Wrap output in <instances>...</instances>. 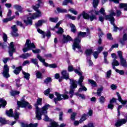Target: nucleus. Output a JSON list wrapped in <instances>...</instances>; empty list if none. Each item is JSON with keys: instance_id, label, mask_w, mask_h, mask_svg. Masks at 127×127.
<instances>
[{"instance_id": "5", "label": "nucleus", "mask_w": 127, "mask_h": 127, "mask_svg": "<svg viewBox=\"0 0 127 127\" xmlns=\"http://www.w3.org/2000/svg\"><path fill=\"white\" fill-rule=\"evenodd\" d=\"M74 72L76 74H78L79 76H81L78 81V84L80 86V88L78 89V92H82V91H87V88L83 85V81L84 80V76H82V74L80 70V67H78V69H74Z\"/></svg>"}, {"instance_id": "64", "label": "nucleus", "mask_w": 127, "mask_h": 127, "mask_svg": "<svg viewBox=\"0 0 127 127\" xmlns=\"http://www.w3.org/2000/svg\"><path fill=\"white\" fill-rule=\"evenodd\" d=\"M108 108L110 110H113V109H114V104H112V103H110V104H108Z\"/></svg>"}, {"instance_id": "37", "label": "nucleus", "mask_w": 127, "mask_h": 127, "mask_svg": "<svg viewBox=\"0 0 127 127\" xmlns=\"http://www.w3.org/2000/svg\"><path fill=\"white\" fill-rule=\"evenodd\" d=\"M86 117H87V115H86L85 114H84L82 116L81 119L79 120L80 124H82V122H84V121H86V120H87Z\"/></svg>"}, {"instance_id": "23", "label": "nucleus", "mask_w": 127, "mask_h": 127, "mask_svg": "<svg viewBox=\"0 0 127 127\" xmlns=\"http://www.w3.org/2000/svg\"><path fill=\"white\" fill-rule=\"evenodd\" d=\"M117 96L118 97V100L121 103V104L123 105H126V104H127V101L123 100V99H122V97H121V95H120L119 93H117Z\"/></svg>"}, {"instance_id": "19", "label": "nucleus", "mask_w": 127, "mask_h": 127, "mask_svg": "<svg viewBox=\"0 0 127 127\" xmlns=\"http://www.w3.org/2000/svg\"><path fill=\"white\" fill-rule=\"evenodd\" d=\"M46 22H47V20H46V19H41V20H39L38 21V22L35 24V25L37 27H38L39 26H42V24L43 23H46Z\"/></svg>"}, {"instance_id": "57", "label": "nucleus", "mask_w": 127, "mask_h": 127, "mask_svg": "<svg viewBox=\"0 0 127 127\" xmlns=\"http://www.w3.org/2000/svg\"><path fill=\"white\" fill-rule=\"evenodd\" d=\"M99 53L97 51H95L93 53V56L95 59H97V58L99 57Z\"/></svg>"}, {"instance_id": "6", "label": "nucleus", "mask_w": 127, "mask_h": 127, "mask_svg": "<svg viewBox=\"0 0 127 127\" xmlns=\"http://www.w3.org/2000/svg\"><path fill=\"white\" fill-rule=\"evenodd\" d=\"M55 95L57 97V98H54V102L56 104H57L58 101H62V100H68L69 99V96L67 94L61 95L58 92H56Z\"/></svg>"}, {"instance_id": "9", "label": "nucleus", "mask_w": 127, "mask_h": 127, "mask_svg": "<svg viewBox=\"0 0 127 127\" xmlns=\"http://www.w3.org/2000/svg\"><path fill=\"white\" fill-rule=\"evenodd\" d=\"M2 75L4 78H9L10 75H9V67L7 64H4L3 67Z\"/></svg>"}, {"instance_id": "10", "label": "nucleus", "mask_w": 127, "mask_h": 127, "mask_svg": "<svg viewBox=\"0 0 127 127\" xmlns=\"http://www.w3.org/2000/svg\"><path fill=\"white\" fill-rule=\"evenodd\" d=\"M118 54L119 58H120L121 65H122L123 67L127 68V60L124 59V58L123 57V53L122 52V51H118Z\"/></svg>"}, {"instance_id": "32", "label": "nucleus", "mask_w": 127, "mask_h": 127, "mask_svg": "<svg viewBox=\"0 0 127 127\" xmlns=\"http://www.w3.org/2000/svg\"><path fill=\"white\" fill-rule=\"evenodd\" d=\"M92 53H93V50L91 49H87L85 51V54L87 58L90 57Z\"/></svg>"}, {"instance_id": "39", "label": "nucleus", "mask_w": 127, "mask_h": 127, "mask_svg": "<svg viewBox=\"0 0 127 127\" xmlns=\"http://www.w3.org/2000/svg\"><path fill=\"white\" fill-rule=\"evenodd\" d=\"M69 25L71 28L72 32H73V33H74V32H76V31H77V29H76V27H75V25L71 23L69 24Z\"/></svg>"}, {"instance_id": "34", "label": "nucleus", "mask_w": 127, "mask_h": 127, "mask_svg": "<svg viewBox=\"0 0 127 127\" xmlns=\"http://www.w3.org/2000/svg\"><path fill=\"white\" fill-rule=\"evenodd\" d=\"M120 8H124L125 10H127V3H121L119 5Z\"/></svg>"}, {"instance_id": "4", "label": "nucleus", "mask_w": 127, "mask_h": 127, "mask_svg": "<svg viewBox=\"0 0 127 127\" xmlns=\"http://www.w3.org/2000/svg\"><path fill=\"white\" fill-rule=\"evenodd\" d=\"M110 15H106L105 16V19L106 20H109L110 21L111 24L113 25L114 26V31L115 32L118 31V29H119V28L116 26V24H115V17L114 16H116V12H115V11L114 10L112 9L110 11H109Z\"/></svg>"}, {"instance_id": "30", "label": "nucleus", "mask_w": 127, "mask_h": 127, "mask_svg": "<svg viewBox=\"0 0 127 127\" xmlns=\"http://www.w3.org/2000/svg\"><path fill=\"white\" fill-rule=\"evenodd\" d=\"M57 10L58 12L61 13H64V12H67V9L60 8V7L57 8Z\"/></svg>"}, {"instance_id": "11", "label": "nucleus", "mask_w": 127, "mask_h": 127, "mask_svg": "<svg viewBox=\"0 0 127 127\" xmlns=\"http://www.w3.org/2000/svg\"><path fill=\"white\" fill-rule=\"evenodd\" d=\"M17 104L19 107H21V108H25V107H27L28 109H32V106L29 104V103L25 100L20 101H17Z\"/></svg>"}, {"instance_id": "40", "label": "nucleus", "mask_w": 127, "mask_h": 127, "mask_svg": "<svg viewBox=\"0 0 127 127\" xmlns=\"http://www.w3.org/2000/svg\"><path fill=\"white\" fill-rule=\"evenodd\" d=\"M65 17L69 18V19H72V20H75V19H76V17H75L74 16H72L69 14H66Z\"/></svg>"}, {"instance_id": "45", "label": "nucleus", "mask_w": 127, "mask_h": 127, "mask_svg": "<svg viewBox=\"0 0 127 127\" xmlns=\"http://www.w3.org/2000/svg\"><path fill=\"white\" fill-rule=\"evenodd\" d=\"M82 16L84 19H89V17L90 16H89V14L88 13L83 12L82 13Z\"/></svg>"}, {"instance_id": "55", "label": "nucleus", "mask_w": 127, "mask_h": 127, "mask_svg": "<svg viewBox=\"0 0 127 127\" xmlns=\"http://www.w3.org/2000/svg\"><path fill=\"white\" fill-rule=\"evenodd\" d=\"M89 18L90 19V21H93L94 19H97V17H96V15H92L91 16H89Z\"/></svg>"}, {"instance_id": "49", "label": "nucleus", "mask_w": 127, "mask_h": 127, "mask_svg": "<svg viewBox=\"0 0 127 127\" xmlns=\"http://www.w3.org/2000/svg\"><path fill=\"white\" fill-rule=\"evenodd\" d=\"M52 79L51 77H48L44 80L45 84H48L49 83H50V82H52Z\"/></svg>"}, {"instance_id": "18", "label": "nucleus", "mask_w": 127, "mask_h": 127, "mask_svg": "<svg viewBox=\"0 0 127 127\" xmlns=\"http://www.w3.org/2000/svg\"><path fill=\"white\" fill-rule=\"evenodd\" d=\"M100 13H101V14H102L103 15H105L104 17L106 16V12L105 11V8H104L103 7L101 8L99 11H95V14L97 15H99L100 14ZM105 18L106 19V17H105Z\"/></svg>"}, {"instance_id": "38", "label": "nucleus", "mask_w": 127, "mask_h": 127, "mask_svg": "<svg viewBox=\"0 0 127 127\" xmlns=\"http://www.w3.org/2000/svg\"><path fill=\"white\" fill-rule=\"evenodd\" d=\"M103 89L104 88L103 87H100V88L98 89L97 91V94L98 96H99V97H101V96H102V91Z\"/></svg>"}, {"instance_id": "54", "label": "nucleus", "mask_w": 127, "mask_h": 127, "mask_svg": "<svg viewBox=\"0 0 127 127\" xmlns=\"http://www.w3.org/2000/svg\"><path fill=\"white\" fill-rule=\"evenodd\" d=\"M90 59H91L90 57H87V62L89 64V66H93V62H92V61H91Z\"/></svg>"}, {"instance_id": "22", "label": "nucleus", "mask_w": 127, "mask_h": 127, "mask_svg": "<svg viewBox=\"0 0 127 127\" xmlns=\"http://www.w3.org/2000/svg\"><path fill=\"white\" fill-rule=\"evenodd\" d=\"M112 65L113 69L115 70L116 69H117L116 68L115 66H119L120 65V63H119V61H117L116 60H113Z\"/></svg>"}, {"instance_id": "51", "label": "nucleus", "mask_w": 127, "mask_h": 127, "mask_svg": "<svg viewBox=\"0 0 127 127\" xmlns=\"http://www.w3.org/2000/svg\"><path fill=\"white\" fill-rule=\"evenodd\" d=\"M37 31L39 32V33L42 34L43 38H45V33H44V32H43L40 29H38Z\"/></svg>"}, {"instance_id": "61", "label": "nucleus", "mask_w": 127, "mask_h": 127, "mask_svg": "<svg viewBox=\"0 0 127 127\" xmlns=\"http://www.w3.org/2000/svg\"><path fill=\"white\" fill-rule=\"evenodd\" d=\"M19 91H12L11 92V96H15L16 95H19Z\"/></svg>"}, {"instance_id": "36", "label": "nucleus", "mask_w": 127, "mask_h": 127, "mask_svg": "<svg viewBox=\"0 0 127 127\" xmlns=\"http://www.w3.org/2000/svg\"><path fill=\"white\" fill-rule=\"evenodd\" d=\"M68 2L73 4V1H72V0H64L63 2V5H67Z\"/></svg>"}, {"instance_id": "17", "label": "nucleus", "mask_w": 127, "mask_h": 127, "mask_svg": "<svg viewBox=\"0 0 127 127\" xmlns=\"http://www.w3.org/2000/svg\"><path fill=\"white\" fill-rule=\"evenodd\" d=\"M37 58H38L40 62L43 63L44 66H45L46 67H48V64L45 62V60L42 58V57L40 56V55H37Z\"/></svg>"}, {"instance_id": "2", "label": "nucleus", "mask_w": 127, "mask_h": 127, "mask_svg": "<svg viewBox=\"0 0 127 127\" xmlns=\"http://www.w3.org/2000/svg\"><path fill=\"white\" fill-rule=\"evenodd\" d=\"M39 8V5H38L37 6H33V9H34L36 12L33 13L32 15H31V14H29V16L27 17V20H24V22L26 25H31V24H32V19H35V18H37V17H40V16H42L41 11L38 9Z\"/></svg>"}, {"instance_id": "29", "label": "nucleus", "mask_w": 127, "mask_h": 127, "mask_svg": "<svg viewBox=\"0 0 127 127\" xmlns=\"http://www.w3.org/2000/svg\"><path fill=\"white\" fill-rule=\"evenodd\" d=\"M31 56V54H29V53H26V54H24L21 55L20 57L21 58H23V59H27L28 57H30Z\"/></svg>"}, {"instance_id": "21", "label": "nucleus", "mask_w": 127, "mask_h": 127, "mask_svg": "<svg viewBox=\"0 0 127 127\" xmlns=\"http://www.w3.org/2000/svg\"><path fill=\"white\" fill-rule=\"evenodd\" d=\"M68 41H72V38L69 36L64 35V39L63 40V43H67Z\"/></svg>"}, {"instance_id": "60", "label": "nucleus", "mask_w": 127, "mask_h": 127, "mask_svg": "<svg viewBox=\"0 0 127 127\" xmlns=\"http://www.w3.org/2000/svg\"><path fill=\"white\" fill-rule=\"evenodd\" d=\"M42 101V99H41V98H38L37 99V104H35V105H37V108H38V107L37 106V105H41V102Z\"/></svg>"}, {"instance_id": "28", "label": "nucleus", "mask_w": 127, "mask_h": 127, "mask_svg": "<svg viewBox=\"0 0 127 127\" xmlns=\"http://www.w3.org/2000/svg\"><path fill=\"white\" fill-rule=\"evenodd\" d=\"M13 7H14V8L16 9V10H18V11H20V12L22 11V9H23V8H22V7H21V6H20L18 4L14 5Z\"/></svg>"}, {"instance_id": "41", "label": "nucleus", "mask_w": 127, "mask_h": 127, "mask_svg": "<svg viewBox=\"0 0 127 127\" xmlns=\"http://www.w3.org/2000/svg\"><path fill=\"white\" fill-rule=\"evenodd\" d=\"M99 102L100 104H104L106 102V98L104 96H101L99 98Z\"/></svg>"}, {"instance_id": "25", "label": "nucleus", "mask_w": 127, "mask_h": 127, "mask_svg": "<svg viewBox=\"0 0 127 127\" xmlns=\"http://www.w3.org/2000/svg\"><path fill=\"white\" fill-rule=\"evenodd\" d=\"M127 34H124L123 35V39L122 40L120 41V42L122 46L125 45V41H127Z\"/></svg>"}, {"instance_id": "12", "label": "nucleus", "mask_w": 127, "mask_h": 127, "mask_svg": "<svg viewBox=\"0 0 127 127\" xmlns=\"http://www.w3.org/2000/svg\"><path fill=\"white\" fill-rule=\"evenodd\" d=\"M6 114L8 117H14L15 120H18L19 118V114L17 112L15 111L14 113V115L13 116V112H12V109H10L8 111H6Z\"/></svg>"}, {"instance_id": "42", "label": "nucleus", "mask_w": 127, "mask_h": 127, "mask_svg": "<svg viewBox=\"0 0 127 127\" xmlns=\"http://www.w3.org/2000/svg\"><path fill=\"white\" fill-rule=\"evenodd\" d=\"M16 82V86L17 88H19V87H21V84H20V79H15Z\"/></svg>"}, {"instance_id": "44", "label": "nucleus", "mask_w": 127, "mask_h": 127, "mask_svg": "<svg viewBox=\"0 0 127 127\" xmlns=\"http://www.w3.org/2000/svg\"><path fill=\"white\" fill-rule=\"evenodd\" d=\"M68 11H70V12H71V13H73L75 15H77L78 14V12L74 9V8L69 9Z\"/></svg>"}, {"instance_id": "31", "label": "nucleus", "mask_w": 127, "mask_h": 127, "mask_svg": "<svg viewBox=\"0 0 127 127\" xmlns=\"http://www.w3.org/2000/svg\"><path fill=\"white\" fill-rule=\"evenodd\" d=\"M0 103H1V104H0V109L1 108V106L3 108H4V107L6 106V101H5L4 99H0Z\"/></svg>"}, {"instance_id": "46", "label": "nucleus", "mask_w": 127, "mask_h": 127, "mask_svg": "<svg viewBox=\"0 0 127 127\" xmlns=\"http://www.w3.org/2000/svg\"><path fill=\"white\" fill-rule=\"evenodd\" d=\"M31 62L34 64V65H37L38 64V60L36 59H31Z\"/></svg>"}, {"instance_id": "43", "label": "nucleus", "mask_w": 127, "mask_h": 127, "mask_svg": "<svg viewBox=\"0 0 127 127\" xmlns=\"http://www.w3.org/2000/svg\"><path fill=\"white\" fill-rule=\"evenodd\" d=\"M100 0H93V5L94 7H97L98 6V5L99 4Z\"/></svg>"}, {"instance_id": "8", "label": "nucleus", "mask_w": 127, "mask_h": 127, "mask_svg": "<svg viewBox=\"0 0 127 127\" xmlns=\"http://www.w3.org/2000/svg\"><path fill=\"white\" fill-rule=\"evenodd\" d=\"M70 90L69 93L71 94L70 98L73 97V94H74V89L77 88V81L74 79H70Z\"/></svg>"}, {"instance_id": "59", "label": "nucleus", "mask_w": 127, "mask_h": 127, "mask_svg": "<svg viewBox=\"0 0 127 127\" xmlns=\"http://www.w3.org/2000/svg\"><path fill=\"white\" fill-rule=\"evenodd\" d=\"M112 74V70H109L107 71L106 74V78H110L111 77V75Z\"/></svg>"}, {"instance_id": "33", "label": "nucleus", "mask_w": 127, "mask_h": 127, "mask_svg": "<svg viewBox=\"0 0 127 127\" xmlns=\"http://www.w3.org/2000/svg\"><path fill=\"white\" fill-rule=\"evenodd\" d=\"M22 74L24 75V78L26 80H28L29 79V77H30V74L28 72H25L24 71H22Z\"/></svg>"}, {"instance_id": "26", "label": "nucleus", "mask_w": 127, "mask_h": 127, "mask_svg": "<svg viewBox=\"0 0 127 127\" xmlns=\"http://www.w3.org/2000/svg\"><path fill=\"white\" fill-rule=\"evenodd\" d=\"M21 69H22V67L21 66H19L17 67L14 71L13 73L15 74L16 75H18L19 73H20V71H21Z\"/></svg>"}, {"instance_id": "14", "label": "nucleus", "mask_w": 127, "mask_h": 127, "mask_svg": "<svg viewBox=\"0 0 127 127\" xmlns=\"http://www.w3.org/2000/svg\"><path fill=\"white\" fill-rule=\"evenodd\" d=\"M127 123V120L125 119H120L115 124V127H122L123 125H125Z\"/></svg>"}, {"instance_id": "35", "label": "nucleus", "mask_w": 127, "mask_h": 127, "mask_svg": "<svg viewBox=\"0 0 127 127\" xmlns=\"http://www.w3.org/2000/svg\"><path fill=\"white\" fill-rule=\"evenodd\" d=\"M88 82L91 83L92 87H97V83L93 80L89 79Z\"/></svg>"}, {"instance_id": "7", "label": "nucleus", "mask_w": 127, "mask_h": 127, "mask_svg": "<svg viewBox=\"0 0 127 127\" xmlns=\"http://www.w3.org/2000/svg\"><path fill=\"white\" fill-rule=\"evenodd\" d=\"M25 46H27V47H24L23 48V52L24 53L27 52L28 50H31V49H35V45L33 43H31L30 40H27L25 43Z\"/></svg>"}, {"instance_id": "53", "label": "nucleus", "mask_w": 127, "mask_h": 127, "mask_svg": "<svg viewBox=\"0 0 127 127\" xmlns=\"http://www.w3.org/2000/svg\"><path fill=\"white\" fill-rule=\"evenodd\" d=\"M10 60V58H3L2 59V62L4 64H6L7 63V61Z\"/></svg>"}, {"instance_id": "63", "label": "nucleus", "mask_w": 127, "mask_h": 127, "mask_svg": "<svg viewBox=\"0 0 127 127\" xmlns=\"http://www.w3.org/2000/svg\"><path fill=\"white\" fill-rule=\"evenodd\" d=\"M32 52L33 53L37 54V53H40V49H37L36 50H32Z\"/></svg>"}, {"instance_id": "13", "label": "nucleus", "mask_w": 127, "mask_h": 127, "mask_svg": "<svg viewBox=\"0 0 127 127\" xmlns=\"http://www.w3.org/2000/svg\"><path fill=\"white\" fill-rule=\"evenodd\" d=\"M9 49V55L11 57L13 55V52H15V49H14V47L13 46V42L10 43Z\"/></svg>"}, {"instance_id": "15", "label": "nucleus", "mask_w": 127, "mask_h": 127, "mask_svg": "<svg viewBox=\"0 0 127 127\" xmlns=\"http://www.w3.org/2000/svg\"><path fill=\"white\" fill-rule=\"evenodd\" d=\"M12 32H11V34L13 37H16L18 36V34L17 32V28H16V25H14L11 27Z\"/></svg>"}, {"instance_id": "27", "label": "nucleus", "mask_w": 127, "mask_h": 127, "mask_svg": "<svg viewBox=\"0 0 127 127\" xmlns=\"http://www.w3.org/2000/svg\"><path fill=\"white\" fill-rule=\"evenodd\" d=\"M14 17H15V16H12V17H10L9 18H4L2 20V22L5 23L6 22H8V21H11V20H12V19H13Z\"/></svg>"}, {"instance_id": "48", "label": "nucleus", "mask_w": 127, "mask_h": 127, "mask_svg": "<svg viewBox=\"0 0 127 127\" xmlns=\"http://www.w3.org/2000/svg\"><path fill=\"white\" fill-rule=\"evenodd\" d=\"M50 21H51V22H57L58 21V18L55 17V18H49Z\"/></svg>"}, {"instance_id": "62", "label": "nucleus", "mask_w": 127, "mask_h": 127, "mask_svg": "<svg viewBox=\"0 0 127 127\" xmlns=\"http://www.w3.org/2000/svg\"><path fill=\"white\" fill-rule=\"evenodd\" d=\"M104 50V47H99L97 49V52L101 53Z\"/></svg>"}, {"instance_id": "1", "label": "nucleus", "mask_w": 127, "mask_h": 127, "mask_svg": "<svg viewBox=\"0 0 127 127\" xmlns=\"http://www.w3.org/2000/svg\"><path fill=\"white\" fill-rule=\"evenodd\" d=\"M35 108H36V118L37 120H38L39 121H40V120H42L41 116L42 115H44V121L45 122H49L50 121V119H49V117H48V116L46 115L47 114V110L49 108V105H45L42 109H40L38 107H37V105H35Z\"/></svg>"}, {"instance_id": "58", "label": "nucleus", "mask_w": 127, "mask_h": 127, "mask_svg": "<svg viewBox=\"0 0 127 127\" xmlns=\"http://www.w3.org/2000/svg\"><path fill=\"white\" fill-rule=\"evenodd\" d=\"M76 115H77V113H73L71 115V118H70L71 120H72V121H74L75 117H76Z\"/></svg>"}, {"instance_id": "16", "label": "nucleus", "mask_w": 127, "mask_h": 127, "mask_svg": "<svg viewBox=\"0 0 127 127\" xmlns=\"http://www.w3.org/2000/svg\"><path fill=\"white\" fill-rule=\"evenodd\" d=\"M61 74L63 79H65V80L69 79V81L71 80V79L69 78V73L67 72L66 70H63L61 72Z\"/></svg>"}, {"instance_id": "3", "label": "nucleus", "mask_w": 127, "mask_h": 127, "mask_svg": "<svg viewBox=\"0 0 127 127\" xmlns=\"http://www.w3.org/2000/svg\"><path fill=\"white\" fill-rule=\"evenodd\" d=\"M86 34V32H79L78 33L77 37L74 39V42L72 45L73 50H76V48L81 49V46L80 45V43H81V37H85Z\"/></svg>"}, {"instance_id": "24", "label": "nucleus", "mask_w": 127, "mask_h": 127, "mask_svg": "<svg viewBox=\"0 0 127 127\" xmlns=\"http://www.w3.org/2000/svg\"><path fill=\"white\" fill-rule=\"evenodd\" d=\"M35 73L37 79H42V78H43L42 76V73L39 71V70H36Z\"/></svg>"}, {"instance_id": "56", "label": "nucleus", "mask_w": 127, "mask_h": 127, "mask_svg": "<svg viewBox=\"0 0 127 127\" xmlns=\"http://www.w3.org/2000/svg\"><path fill=\"white\" fill-rule=\"evenodd\" d=\"M3 40L4 42H6L7 41V35L5 33H3Z\"/></svg>"}, {"instance_id": "20", "label": "nucleus", "mask_w": 127, "mask_h": 127, "mask_svg": "<svg viewBox=\"0 0 127 127\" xmlns=\"http://www.w3.org/2000/svg\"><path fill=\"white\" fill-rule=\"evenodd\" d=\"M21 127H37V126H38L37 123H36L34 124H30L29 125L21 123Z\"/></svg>"}, {"instance_id": "52", "label": "nucleus", "mask_w": 127, "mask_h": 127, "mask_svg": "<svg viewBox=\"0 0 127 127\" xmlns=\"http://www.w3.org/2000/svg\"><path fill=\"white\" fill-rule=\"evenodd\" d=\"M51 126L49 127H58V124L57 123L53 121V122L51 123Z\"/></svg>"}, {"instance_id": "47", "label": "nucleus", "mask_w": 127, "mask_h": 127, "mask_svg": "<svg viewBox=\"0 0 127 127\" xmlns=\"http://www.w3.org/2000/svg\"><path fill=\"white\" fill-rule=\"evenodd\" d=\"M115 71L120 75H124V74H125V71H124V70H120L116 68L115 69Z\"/></svg>"}, {"instance_id": "50", "label": "nucleus", "mask_w": 127, "mask_h": 127, "mask_svg": "<svg viewBox=\"0 0 127 127\" xmlns=\"http://www.w3.org/2000/svg\"><path fill=\"white\" fill-rule=\"evenodd\" d=\"M64 32V30H63V28L60 27L58 29V31L56 32V33L58 34H62Z\"/></svg>"}]
</instances>
